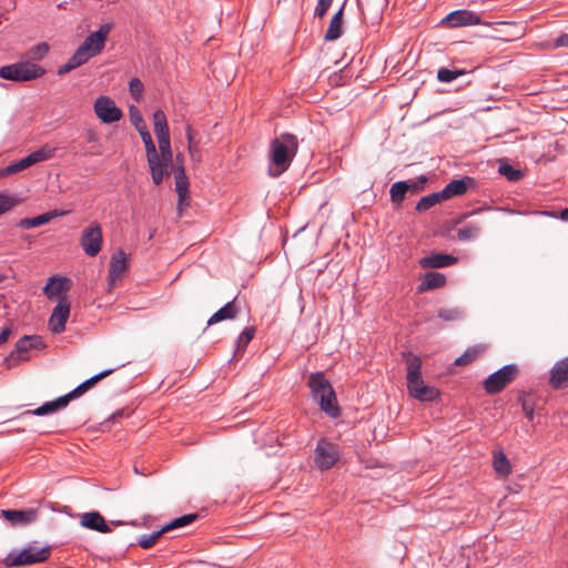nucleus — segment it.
Listing matches in <instances>:
<instances>
[{
  "label": "nucleus",
  "instance_id": "nucleus-18",
  "mask_svg": "<svg viewBox=\"0 0 568 568\" xmlns=\"http://www.w3.org/2000/svg\"><path fill=\"white\" fill-rule=\"evenodd\" d=\"M128 267V256L120 250L114 253L110 260L109 278L112 285L116 280L121 278Z\"/></svg>",
  "mask_w": 568,
  "mask_h": 568
},
{
  "label": "nucleus",
  "instance_id": "nucleus-29",
  "mask_svg": "<svg viewBox=\"0 0 568 568\" xmlns=\"http://www.w3.org/2000/svg\"><path fill=\"white\" fill-rule=\"evenodd\" d=\"M487 351L486 345H475L471 347H468L464 354H462L459 357L455 359V365L463 366L468 365L471 362H474L477 357H479L481 354H484Z\"/></svg>",
  "mask_w": 568,
  "mask_h": 568
},
{
  "label": "nucleus",
  "instance_id": "nucleus-28",
  "mask_svg": "<svg viewBox=\"0 0 568 568\" xmlns=\"http://www.w3.org/2000/svg\"><path fill=\"white\" fill-rule=\"evenodd\" d=\"M446 283L444 274L438 272H428L425 274L423 282L418 286L419 292H425L434 288H439Z\"/></svg>",
  "mask_w": 568,
  "mask_h": 568
},
{
  "label": "nucleus",
  "instance_id": "nucleus-42",
  "mask_svg": "<svg viewBox=\"0 0 568 568\" xmlns=\"http://www.w3.org/2000/svg\"><path fill=\"white\" fill-rule=\"evenodd\" d=\"M255 333L254 327H246L237 338L236 352L243 351L246 345L253 339Z\"/></svg>",
  "mask_w": 568,
  "mask_h": 568
},
{
  "label": "nucleus",
  "instance_id": "nucleus-34",
  "mask_svg": "<svg viewBox=\"0 0 568 568\" xmlns=\"http://www.w3.org/2000/svg\"><path fill=\"white\" fill-rule=\"evenodd\" d=\"M153 124L155 136H162L169 134V126L166 116L162 110H156L153 113Z\"/></svg>",
  "mask_w": 568,
  "mask_h": 568
},
{
  "label": "nucleus",
  "instance_id": "nucleus-1",
  "mask_svg": "<svg viewBox=\"0 0 568 568\" xmlns=\"http://www.w3.org/2000/svg\"><path fill=\"white\" fill-rule=\"evenodd\" d=\"M298 149V140L291 133H282L273 139L270 144V168L271 176H278L285 172Z\"/></svg>",
  "mask_w": 568,
  "mask_h": 568
},
{
  "label": "nucleus",
  "instance_id": "nucleus-57",
  "mask_svg": "<svg viewBox=\"0 0 568 568\" xmlns=\"http://www.w3.org/2000/svg\"><path fill=\"white\" fill-rule=\"evenodd\" d=\"M64 214H67V212L58 210L47 212V215L50 216V221L54 217L63 216Z\"/></svg>",
  "mask_w": 568,
  "mask_h": 568
},
{
  "label": "nucleus",
  "instance_id": "nucleus-46",
  "mask_svg": "<svg viewBox=\"0 0 568 568\" xmlns=\"http://www.w3.org/2000/svg\"><path fill=\"white\" fill-rule=\"evenodd\" d=\"M542 45L547 49L568 48V33L559 36L552 43L547 42Z\"/></svg>",
  "mask_w": 568,
  "mask_h": 568
},
{
  "label": "nucleus",
  "instance_id": "nucleus-9",
  "mask_svg": "<svg viewBox=\"0 0 568 568\" xmlns=\"http://www.w3.org/2000/svg\"><path fill=\"white\" fill-rule=\"evenodd\" d=\"M112 26L106 23L99 28L98 31L89 34L83 43L80 45L81 49L90 54V57H95L102 52L105 45L106 38L111 32Z\"/></svg>",
  "mask_w": 568,
  "mask_h": 568
},
{
  "label": "nucleus",
  "instance_id": "nucleus-48",
  "mask_svg": "<svg viewBox=\"0 0 568 568\" xmlns=\"http://www.w3.org/2000/svg\"><path fill=\"white\" fill-rule=\"evenodd\" d=\"M156 139H158V143H159V150H158L159 153L172 152L170 134L156 136Z\"/></svg>",
  "mask_w": 568,
  "mask_h": 568
},
{
  "label": "nucleus",
  "instance_id": "nucleus-58",
  "mask_svg": "<svg viewBox=\"0 0 568 568\" xmlns=\"http://www.w3.org/2000/svg\"><path fill=\"white\" fill-rule=\"evenodd\" d=\"M134 128L138 130L139 133H142L143 131L148 130L144 121H142L141 124L140 123L135 124Z\"/></svg>",
  "mask_w": 568,
  "mask_h": 568
},
{
  "label": "nucleus",
  "instance_id": "nucleus-16",
  "mask_svg": "<svg viewBox=\"0 0 568 568\" xmlns=\"http://www.w3.org/2000/svg\"><path fill=\"white\" fill-rule=\"evenodd\" d=\"M174 178H175V190L179 195L178 201V211L181 215L183 210L189 206V180L185 174V170L183 165H178L174 169Z\"/></svg>",
  "mask_w": 568,
  "mask_h": 568
},
{
  "label": "nucleus",
  "instance_id": "nucleus-39",
  "mask_svg": "<svg viewBox=\"0 0 568 568\" xmlns=\"http://www.w3.org/2000/svg\"><path fill=\"white\" fill-rule=\"evenodd\" d=\"M442 200H445L442 197L440 192L433 193L430 195L424 196L419 200V202L416 205V210L419 212L427 211L437 203H439Z\"/></svg>",
  "mask_w": 568,
  "mask_h": 568
},
{
  "label": "nucleus",
  "instance_id": "nucleus-3",
  "mask_svg": "<svg viewBox=\"0 0 568 568\" xmlns=\"http://www.w3.org/2000/svg\"><path fill=\"white\" fill-rule=\"evenodd\" d=\"M113 369H105L89 379L84 381L82 384L77 386L73 390H71L69 394L63 395L55 400L48 402L43 404L42 406L38 407L32 412V414L42 416L45 414H51L58 409L64 408L72 399L83 395L85 392H88L90 388H92L98 382L109 376Z\"/></svg>",
  "mask_w": 568,
  "mask_h": 568
},
{
  "label": "nucleus",
  "instance_id": "nucleus-44",
  "mask_svg": "<svg viewBox=\"0 0 568 568\" xmlns=\"http://www.w3.org/2000/svg\"><path fill=\"white\" fill-rule=\"evenodd\" d=\"M463 315V312L458 308H442L438 312V316L444 321H455L459 320Z\"/></svg>",
  "mask_w": 568,
  "mask_h": 568
},
{
  "label": "nucleus",
  "instance_id": "nucleus-52",
  "mask_svg": "<svg viewBox=\"0 0 568 568\" xmlns=\"http://www.w3.org/2000/svg\"><path fill=\"white\" fill-rule=\"evenodd\" d=\"M21 172L20 166L18 162L12 163L3 169L0 170V178L9 176L16 173Z\"/></svg>",
  "mask_w": 568,
  "mask_h": 568
},
{
  "label": "nucleus",
  "instance_id": "nucleus-61",
  "mask_svg": "<svg viewBox=\"0 0 568 568\" xmlns=\"http://www.w3.org/2000/svg\"><path fill=\"white\" fill-rule=\"evenodd\" d=\"M321 3H326L327 7H331L333 0H318Z\"/></svg>",
  "mask_w": 568,
  "mask_h": 568
},
{
  "label": "nucleus",
  "instance_id": "nucleus-49",
  "mask_svg": "<svg viewBox=\"0 0 568 568\" xmlns=\"http://www.w3.org/2000/svg\"><path fill=\"white\" fill-rule=\"evenodd\" d=\"M16 204V201L13 197L8 195H0V214L9 211L11 207H13Z\"/></svg>",
  "mask_w": 568,
  "mask_h": 568
},
{
  "label": "nucleus",
  "instance_id": "nucleus-14",
  "mask_svg": "<svg viewBox=\"0 0 568 568\" xmlns=\"http://www.w3.org/2000/svg\"><path fill=\"white\" fill-rule=\"evenodd\" d=\"M155 164H148L152 181L155 185H160L165 175H169L174 170L173 164V152L159 153L158 161Z\"/></svg>",
  "mask_w": 568,
  "mask_h": 568
},
{
  "label": "nucleus",
  "instance_id": "nucleus-13",
  "mask_svg": "<svg viewBox=\"0 0 568 568\" xmlns=\"http://www.w3.org/2000/svg\"><path fill=\"white\" fill-rule=\"evenodd\" d=\"M337 459V446L325 440H320L315 449V463L317 467L328 469L334 466Z\"/></svg>",
  "mask_w": 568,
  "mask_h": 568
},
{
  "label": "nucleus",
  "instance_id": "nucleus-38",
  "mask_svg": "<svg viewBox=\"0 0 568 568\" xmlns=\"http://www.w3.org/2000/svg\"><path fill=\"white\" fill-rule=\"evenodd\" d=\"M196 518H197V514L183 515V516L172 520L168 525L163 526L162 529L164 530V534H165V532L171 531L173 529H178V528L184 527L186 525H190Z\"/></svg>",
  "mask_w": 568,
  "mask_h": 568
},
{
  "label": "nucleus",
  "instance_id": "nucleus-24",
  "mask_svg": "<svg viewBox=\"0 0 568 568\" xmlns=\"http://www.w3.org/2000/svg\"><path fill=\"white\" fill-rule=\"evenodd\" d=\"M471 181L473 180L470 178L453 180L444 187L443 191H440L442 197L447 200L453 196L465 194L467 191L468 184L471 183Z\"/></svg>",
  "mask_w": 568,
  "mask_h": 568
},
{
  "label": "nucleus",
  "instance_id": "nucleus-55",
  "mask_svg": "<svg viewBox=\"0 0 568 568\" xmlns=\"http://www.w3.org/2000/svg\"><path fill=\"white\" fill-rule=\"evenodd\" d=\"M328 8L329 7H327L326 3L317 2V6L315 8V16L323 18L326 14Z\"/></svg>",
  "mask_w": 568,
  "mask_h": 568
},
{
  "label": "nucleus",
  "instance_id": "nucleus-54",
  "mask_svg": "<svg viewBox=\"0 0 568 568\" xmlns=\"http://www.w3.org/2000/svg\"><path fill=\"white\" fill-rule=\"evenodd\" d=\"M521 406H523V410H524L526 417L529 420H531L534 418V407H532V405L527 399H523L521 400Z\"/></svg>",
  "mask_w": 568,
  "mask_h": 568
},
{
  "label": "nucleus",
  "instance_id": "nucleus-43",
  "mask_svg": "<svg viewBox=\"0 0 568 568\" xmlns=\"http://www.w3.org/2000/svg\"><path fill=\"white\" fill-rule=\"evenodd\" d=\"M462 74H464L463 70H449L446 68H440L437 72V79L440 82H452Z\"/></svg>",
  "mask_w": 568,
  "mask_h": 568
},
{
  "label": "nucleus",
  "instance_id": "nucleus-5",
  "mask_svg": "<svg viewBox=\"0 0 568 568\" xmlns=\"http://www.w3.org/2000/svg\"><path fill=\"white\" fill-rule=\"evenodd\" d=\"M519 374V368L516 364H509L501 367L499 371L490 374L483 383L484 389L487 394L494 395L500 393L507 385L515 381Z\"/></svg>",
  "mask_w": 568,
  "mask_h": 568
},
{
  "label": "nucleus",
  "instance_id": "nucleus-62",
  "mask_svg": "<svg viewBox=\"0 0 568 568\" xmlns=\"http://www.w3.org/2000/svg\"><path fill=\"white\" fill-rule=\"evenodd\" d=\"M500 24H509L510 22H507V21H503V22H499Z\"/></svg>",
  "mask_w": 568,
  "mask_h": 568
},
{
  "label": "nucleus",
  "instance_id": "nucleus-25",
  "mask_svg": "<svg viewBox=\"0 0 568 568\" xmlns=\"http://www.w3.org/2000/svg\"><path fill=\"white\" fill-rule=\"evenodd\" d=\"M425 182H426V179L422 178L420 179L422 186H419L417 183L408 184L407 182H404V181L394 183L390 187L392 201L395 203H400L404 200L405 194L407 193V191L409 189L418 191V190L423 189V184Z\"/></svg>",
  "mask_w": 568,
  "mask_h": 568
},
{
  "label": "nucleus",
  "instance_id": "nucleus-35",
  "mask_svg": "<svg viewBox=\"0 0 568 568\" xmlns=\"http://www.w3.org/2000/svg\"><path fill=\"white\" fill-rule=\"evenodd\" d=\"M409 395L422 402H430L438 397L439 392L436 387L424 385L422 388Z\"/></svg>",
  "mask_w": 568,
  "mask_h": 568
},
{
  "label": "nucleus",
  "instance_id": "nucleus-33",
  "mask_svg": "<svg viewBox=\"0 0 568 568\" xmlns=\"http://www.w3.org/2000/svg\"><path fill=\"white\" fill-rule=\"evenodd\" d=\"M407 376L406 379H413L422 376V359L416 356L408 354L406 358Z\"/></svg>",
  "mask_w": 568,
  "mask_h": 568
},
{
  "label": "nucleus",
  "instance_id": "nucleus-10",
  "mask_svg": "<svg viewBox=\"0 0 568 568\" xmlns=\"http://www.w3.org/2000/svg\"><path fill=\"white\" fill-rule=\"evenodd\" d=\"M93 109L95 115L103 123H113L122 118V111L108 97L98 98L94 102Z\"/></svg>",
  "mask_w": 568,
  "mask_h": 568
},
{
  "label": "nucleus",
  "instance_id": "nucleus-47",
  "mask_svg": "<svg viewBox=\"0 0 568 568\" xmlns=\"http://www.w3.org/2000/svg\"><path fill=\"white\" fill-rule=\"evenodd\" d=\"M129 89L131 94L134 95L136 100H139L143 91V84L139 79L133 78L129 83Z\"/></svg>",
  "mask_w": 568,
  "mask_h": 568
},
{
  "label": "nucleus",
  "instance_id": "nucleus-22",
  "mask_svg": "<svg viewBox=\"0 0 568 568\" xmlns=\"http://www.w3.org/2000/svg\"><path fill=\"white\" fill-rule=\"evenodd\" d=\"M70 288V280L67 277H50L43 288V293L48 298L59 296L61 293Z\"/></svg>",
  "mask_w": 568,
  "mask_h": 568
},
{
  "label": "nucleus",
  "instance_id": "nucleus-26",
  "mask_svg": "<svg viewBox=\"0 0 568 568\" xmlns=\"http://www.w3.org/2000/svg\"><path fill=\"white\" fill-rule=\"evenodd\" d=\"M345 3L342 8L332 17L328 29L325 33L324 39L326 41L337 40L342 36L343 30V11Z\"/></svg>",
  "mask_w": 568,
  "mask_h": 568
},
{
  "label": "nucleus",
  "instance_id": "nucleus-4",
  "mask_svg": "<svg viewBox=\"0 0 568 568\" xmlns=\"http://www.w3.org/2000/svg\"><path fill=\"white\" fill-rule=\"evenodd\" d=\"M45 70L37 63L21 60L0 68V78L14 82H28L41 78Z\"/></svg>",
  "mask_w": 568,
  "mask_h": 568
},
{
  "label": "nucleus",
  "instance_id": "nucleus-27",
  "mask_svg": "<svg viewBox=\"0 0 568 568\" xmlns=\"http://www.w3.org/2000/svg\"><path fill=\"white\" fill-rule=\"evenodd\" d=\"M239 308L235 305V301L226 303L223 307L216 311L207 321V325H214L224 320H233L236 317Z\"/></svg>",
  "mask_w": 568,
  "mask_h": 568
},
{
  "label": "nucleus",
  "instance_id": "nucleus-23",
  "mask_svg": "<svg viewBox=\"0 0 568 568\" xmlns=\"http://www.w3.org/2000/svg\"><path fill=\"white\" fill-rule=\"evenodd\" d=\"M92 57H90V54H88L84 49H81V47H79L75 52L72 54V57L68 60V62L65 64H63L62 67L59 68L58 70V74L59 75H63V74H67L69 73L70 71L81 67L82 64H84L87 61H89Z\"/></svg>",
  "mask_w": 568,
  "mask_h": 568
},
{
  "label": "nucleus",
  "instance_id": "nucleus-41",
  "mask_svg": "<svg viewBox=\"0 0 568 568\" xmlns=\"http://www.w3.org/2000/svg\"><path fill=\"white\" fill-rule=\"evenodd\" d=\"M164 534V530L161 528L160 530L151 534L143 535L139 538V545L143 549H149L155 545V542L160 539V537Z\"/></svg>",
  "mask_w": 568,
  "mask_h": 568
},
{
  "label": "nucleus",
  "instance_id": "nucleus-7",
  "mask_svg": "<svg viewBox=\"0 0 568 568\" xmlns=\"http://www.w3.org/2000/svg\"><path fill=\"white\" fill-rule=\"evenodd\" d=\"M44 346L45 345L41 336L24 335L17 342L14 351L11 352L10 355L6 358L8 367L16 365L18 361H26L27 357L24 354H27L30 349H40Z\"/></svg>",
  "mask_w": 568,
  "mask_h": 568
},
{
  "label": "nucleus",
  "instance_id": "nucleus-56",
  "mask_svg": "<svg viewBox=\"0 0 568 568\" xmlns=\"http://www.w3.org/2000/svg\"><path fill=\"white\" fill-rule=\"evenodd\" d=\"M10 335H11V328H9V327L3 328L2 332L0 333V345H3L8 341Z\"/></svg>",
  "mask_w": 568,
  "mask_h": 568
},
{
  "label": "nucleus",
  "instance_id": "nucleus-2",
  "mask_svg": "<svg viewBox=\"0 0 568 568\" xmlns=\"http://www.w3.org/2000/svg\"><path fill=\"white\" fill-rule=\"evenodd\" d=\"M308 386L315 400L318 402L321 409L331 417L339 414L335 392L323 373H313L308 378Z\"/></svg>",
  "mask_w": 568,
  "mask_h": 568
},
{
  "label": "nucleus",
  "instance_id": "nucleus-31",
  "mask_svg": "<svg viewBox=\"0 0 568 568\" xmlns=\"http://www.w3.org/2000/svg\"><path fill=\"white\" fill-rule=\"evenodd\" d=\"M140 135L145 146L148 164H155V161H158V149L150 132L146 130L140 133Z\"/></svg>",
  "mask_w": 568,
  "mask_h": 568
},
{
  "label": "nucleus",
  "instance_id": "nucleus-20",
  "mask_svg": "<svg viewBox=\"0 0 568 568\" xmlns=\"http://www.w3.org/2000/svg\"><path fill=\"white\" fill-rule=\"evenodd\" d=\"M53 154L54 149L45 145L37 151H33L28 156L18 161V164L20 166V170L23 171L33 164L51 159Z\"/></svg>",
  "mask_w": 568,
  "mask_h": 568
},
{
  "label": "nucleus",
  "instance_id": "nucleus-36",
  "mask_svg": "<svg viewBox=\"0 0 568 568\" xmlns=\"http://www.w3.org/2000/svg\"><path fill=\"white\" fill-rule=\"evenodd\" d=\"M186 139H187V149L191 156V160L194 162L201 161V154H200V148H199V141H195L194 139V132L190 125L186 126Z\"/></svg>",
  "mask_w": 568,
  "mask_h": 568
},
{
  "label": "nucleus",
  "instance_id": "nucleus-60",
  "mask_svg": "<svg viewBox=\"0 0 568 568\" xmlns=\"http://www.w3.org/2000/svg\"><path fill=\"white\" fill-rule=\"evenodd\" d=\"M176 161L180 162L179 165H183L182 164V161H183V155L181 153L176 154Z\"/></svg>",
  "mask_w": 568,
  "mask_h": 568
},
{
  "label": "nucleus",
  "instance_id": "nucleus-17",
  "mask_svg": "<svg viewBox=\"0 0 568 568\" xmlns=\"http://www.w3.org/2000/svg\"><path fill=\"white\" fill-rule=\"evenodd\" d=\"M549 383L555 389H560L568 384V356L555 363Z\"/></svg>",
  "mask_w": 568,
  "mask_h": 568
},
{
  "label": "nucleus",
  "instance_id": "nucleus-53",
  "mask_svg": "<svg viewBox=\"0 0 568 568\" xmlns=\"http://www.w3.org/2000/svg\"><path fill=\"white\" fill-rule=\"evenodd\" d=\"M84 134H85L87 141L89 143H92L93 146H97L99 144L100 138L95 130L89 128L85 130Z\"/></svg>",
  "mask_w": 568,
  "mask_h": 568
},
{
  "label": "nucleus",
  "instance_id": "nucleus-19",
  "mask_svg": "<svg viewBox=\"0 0 568 568\" xmlns=\"http://www.w3.org/2000/svg\"><path fill=\"white\" fill-rule=\"evenodd\" d=\"M457 262V258L453 255L443 254V253H434L427 256H424L419 260V265L423 268H440L445 266L453 265Z\"/></svg>",
  "mask_w": 568,
  "mask_h": 568
},
{
  "label": "nucleus",
  "instance_id": "nucleus-12",
  "mask_svg": "<svg viewBox=\"0 0 568 568\" xmlns=\"http://www.w3.org/2000/svg\"><path fill=\"white\" fill-rule=\"evenodd\" d=\"M447 28H459L480 24V18L473 11L460 9L447 14L440 22Z\"/></svg>",
  "mask_w": 568,
  "mask_h": 568
},
{
  "label": "nucleus",
  "instance_id": "nucleus-30",
  "mask_svg": "<svg viewBox=\"0 0 568 568\" xmlns=\"http://www.w3.org/2000/svg\"><path fill=\"white\" fill-rule=\"evenodd\" d=\"M49 50L50 45L47 42H40L26 51L23 60L31 61V63H37L49 53Z\"/></svg>",
  "mask_w": 568,
  "mask_h": 568
},
{
  "label": "nucleus",
  "instance_id": "nucleus-21",
  "mask_svg": "<svg viewBox=\"0 0 568 568\" xmlns=\"http://www.w3.org/2000/svg\"><path fill=\"white\" fill-rule=\"evenodd\" d=\"M81 526L100 532H109L111 529L104 518L97 511L85 513L81 516Z\"/></svg>",
  "mask_w": 568,
  "mask_h": 568
},
{
  "label": "nucleus",
  "instance_id": "nucleus-59",
  "mask_svg": "<svg viewBox=\"0 0 568 568\" xmlns=\"http://www.w3.org/2000/svg\"><path fill=\"white\" fill-rule=\"evenodd\" d=\"M560 219L564 221H568V209L561 211Z\"/></svg>",
  "mask_w": 568,
  "mask_h": 568
},
{
  "label": "nucleus",
  "instance_id": "nucleus-6",
  "mask_svg": "<svg viewBox=\"0 0 568 568\" xmlns=\"http://www.w3.org/2000/svg\"><path fill=\"white\" fill-rule=\"evenodd\" d=\"M51 554V547L37 548L29 546L21 550L17 556H9L6 559L8 567L29 566L45 561Z\"/></svg>",
  "mask_w": 568,
  "mask_h": 568
},
{
  "label": "nucleus",
  "instance_id": "nucleus-40",
  "mask_svg": "<svg viewBox=\"0 0 568 568\" xmlns=\"http://www.w3.org/2000/svg\"><path fill=\"white\" fill-rule=\"evenodd\" d=\"M498 172L511 182L518 181L524 176V173L520 170L514 169L507 163H501Z\"/></svg>",
  "mask_w": 568,
  "mask_h": 568
},
{
  "label": "nucleus",
  "instance_id": "nucleus-11",
  "mask_svg": "<svg viewBox=\"0 0 568 568\" xmlns=\"http://www.w3.org/2000/svg\"><path fill=\"white\" fill-rule=\"evenodd\" d=\"M71 304L69 300L63 296L53 308L49 318V328L53 334H60L65 329V323L70 315Z\"/></svg>",
  "mask_w": 568,
  "mask_h": 568
},
{
  "label": "nucleus",
  "instance_id": "nucleus-51",
  "mask_svg": "<svg viewBox=\"0 0 568 568\" xmlns=\"http://www.w3.org/2000/svg\"><path fill=\"white\" fill-rule=\"evenodd\" d=\"M129 116H130V121L133 125L139 124V123L141 124V122L144 121L140 110L134 105L130 106Z\"/></svg>",
  "mask_w": 568,
  "mask_h": 568
},
{
  "label": "nucleus",
  "instance_id": "nucleus-45",
  "mask_svg": "<svg viewBox=\"0 0 568 568\" xmlns=\"http://www.w3.org/2000/svg\"><path fill=\"white\" fill-rule=\"evenodd\" d=\"M480 229L476 225H466L458 230V237L460 240H469L478 235Z\"/></svg>",
  "mask_w": 568,
  "mask_h": 568
},
{
  "label": "nucleus",
  "instance_id": "nucleus-37",
  "mask_svg": "<svg viewBox=\"0 0 568 568\" xmlns=\"http://www.w3.org/2000/svg\"><path fill=\"white\" fill-rule=\"evenodd\" d=\"M50 222V216L47 213L38 215L36 217L22 219L18 222L17 226L20 229L29 230L41 226Z\"/></svg>",
  "mask_w": 568,
  "mask_h": 568
},
{
  "label": "nucleus",
  "instance_id": "nucleus-32",
  "mask_svg": "<svg viewBox=\"0 0 568 568\" xmlns=\"http://www.w3.org/2000/svg\"><path fill=\"white\" fill-rule=\"evenodd\" d=\"M494 469L500 476H507L511 471L510 463L503 452L494 454Z\"/></svg>",
  "mask_w": 568,
  "mask_h": 568
},
{
  "label": "nucleus",
  "instance_id": "nucleus-50",
  "mask_svg": "<svg viewBox=\"0 0 568 568\" xmlns=\"http://www.w3.org/2000/svg\"><path fill=\"white\" fill-rule=\"evenodd\" d=\"M424 385H426V384L424 383L422 376L413 378V379H407L408 394L416 392L417 389L422 388Z\"/></svg>",
  "mask_w": 568,
  "mask_h": 568
},
{
  "label": "nucleus",
  "instance_id": "nucleus-8",
  "mask_svg": "<svg viewBox=\"0 0 568 568\" xmlns=\"http://www.w3.org/2000/svg\"><path fill=\"white\" fill-rule=\"evenodd\" d=\"M84 253L89 256H95L102 246V230L98 223H92L85 227L80 240Z\"/></svg>",
  "mask_w": 568,
  "mask_h": 568
},
{
  "label": "nucleus",
  "instance_id": "nucleus-15",
  "mask_svg": "<svg viewBox=\"0 0 568 568\" xmlns=\"http://www.w3.org/2000/svg\"><path fill=\"white\" fill-rule=\"evenodd\" d=\"M2 517L13 526H27L34 523L39 516L38 508L7 509L1 511Z\"/></svg>",
  "mask_w": 568,
  "mask_h": 568
}]
</instances>
